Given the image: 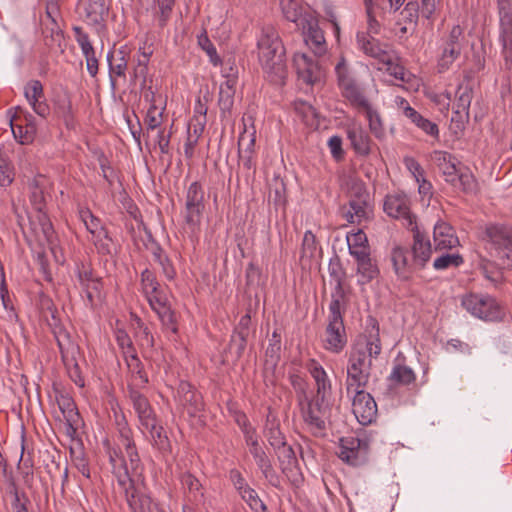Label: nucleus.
Wrapping results in <instances>:
<instances>
[{"instance_id":"nucleus-1","label":"nucleus","mask_w":512,"mask_h":512,"mask_svg":"<svg viewBox=\"0 0 512 512\" xmlns=\"http://www.w3.org/2000/svg\"><path fill=\"white\" fill-rule=\"evenodd\" d=\"M368 334L360 335L352 347L347 365L346 390L364 388L371 376L373 359L382 350L379 336V325L376 319L369 318Z\"/></svg>"},{"instance_id":"nucleus-2","label":"nucleus","mask_w":512,"mask_h":512,"mask_svg":"<svg viewBox=\"0 0 512 512\" xmlns=\"http://www.w3.org/2000/svg\"><path fill=\"white\" fill-rule=\"evenodd\" d=\"M258 50L259 61L269 81L274 84H284L287 75L285 48L273 27L263 29L262 36L258 40Z\"/></svg>"},{"instance_id":"nucleus-3","label":"nucleus","mask_w":512,"mask_h":512,"mask_svg":"<svg viewBox=\"0 0 512 512\" xmlns=\"http://www.w3.org/2000/svg\"><path fill=\"white\" fill-rule=\"evenodd\" d=\"M480 231V239L495 250L501 265L512 269V225L488 223Z\"/></svg>"},{"instance_id":"nucleus-4","label":"nucleus","mask_w":512,"mask_h":512,"mask_svg":"<svg viewBox=\"0 0 512 512\" xmlns=\"http://www.w3.org/2000/svg\"><path fill=\"white\" fill-rule=\"evenodd\" d=\"M462 306L472 315L485 321H501L505 315L497 301L486 295L470 293L462 298Z\"/></svg>"},{"instance_id":"nucleus-5","label":"nucleus","mask_w":512,"mask_h":512,"mask_svg":"<svg viewBox=\"0 0 512 512\" xmlns=\"http://www.w3.org/2000/svg\"><path fill=\"white\" fill-rule=\"evenodd\" d=\"M205 210V192L202 185L195 181L186 192L184 221L192 233L200 226Z\"/></svg>"},{"instance_id":"nucleus-6","label":"nucleus","mask_w":512,"mask_h":512,"mask_svg":"<svg viewBox=\"0 0 512 512\" xmlns=\"http://www.w3.org/2000/svg\"><path fill=\"white\" fill-rule=\"evenodd\" d=\"M349 210L344 212V216L349 223H360L363 219H368V200L369 193L365 184L360 180H352L349 183Z\"/></svg>"},{"instance_id":"nucleus-7","label":"nucleus","mask_w":512,"mask_h":512,"mask_svg":"<svg viewBox=\"0 0 512 512\" xmlns=\"http://www.w3.org/2000/svg\"><path fill=\"white\" fill-rule=\"evenodd\" d=\"M499 16V42L506 61L512 59V3L511 0H496Z\"/></svg>"},{"instance_id":"nucleus-8","label":"nucleus","mask_w":512,"mask_h":512,"mask_svg":"<svg viewBox=\"0 0 512 512\" xmlns=\"http://www.w3.org/2000/svg\"><path fill=\"white\" fill-rule=\"evenodd\" d=\"M368 443L357 437L349 436L340 439L338 457L352 466L362 464L368 453Z\"/></svg>"},{"instance_id":"nucleus-9","label":"nucleus","mask_w":512,"mask_h":512,"mask_svg":"<svg viewBox=\"0 0 512 512\" xmlns=\"http://www.w3.org/2000/svg\"><path fill=\"white\" fill-rule=\"evenodd\" d=\"M352 390L355 392L352 402L353 414L360 424H371L376 419L378 411L374 398L363 388Z\"/></svg>"},{"instance_id":"nucleus-10","label":"nucleus","mask_w":512,"mask_h":512,"mask_svg":"<svg viewBox=\"0 0 512 512\" xmlns=\"http://www.w3.org/2000/svg\"><path fill=\"white\" fill-rule=\"evenodd\" d=\"M463 39V29L459 25L453 26L444 43L442 54L438 60L439 72L448 70L453 62L459 58L462 50L461 41Z\"/></svg>"},{"instance_id":"nucleus-11","label":"nucleus","mask_w":512,"mask_h":512,"mask_svg":"<svg viewBox=\"0 0 512 512\" xmlns=\"http://www.w3.org/2000/svg\"><path fill=\"white\" fill-rule=\"evenodd\" d=\"M324 401L315 396L314 399L308 400L307 404L301 407V414L304 422L309 426L310 430L315 436L323 435L326 429L325 421L323 420V405Z\"/></svg>"},{"instance_id":"nucleus-12","label":"nucleus","mask_w":512,"mask_h":512,"mask_svg":"<svg viewBox=\"0 0 512 512\" xmlns=\"http://www.w3.org/2000/svg\"><path fill=\"white\" fill-rule=\"evenodd\" d=\"M107 61L109 66L111 90L114 93L117 89L116 77L126 78V70L128 68L129 61V53L126 50V47L110 51L107 55Z\"/></svg>"},{"instance_id":"nucleus-13","label":"nucleus","mask_w":512,"mask_h":512,"mask_svg":"<svg viewBox=\"0 0 512 512\" xmlns=\"http://www.w3.org/2000/svg\"><path fill=\"white\" fill-rule=\"evenodd\" d=\"M106 452L109 456V462L112 465L113 473L116 475L120 486L129 484L131 486V477L128 465L118 448L112 447L110 441L106 439L103 442Z\"/></svg>"},{"instance_id":"nucleus-14","label":"nucleus","mask_w":512,"mask_h":512,"mask_svg":"<svg viewBox=\"0 0 512 512\" xmlns=\"http://www.w3.org/2000/svg\"><path fill=\"white\" fill-rule=\"evenodd\" d=\"M180 404L187 410L190 416L204 409V402L201 394L188 382H181L178 388Z\"/></svg>"},{"instance_id":"nucleus-15","label":"nucleus","mask_w":512,"mask_h":512,"mask_svg":"<svg viewBox=\"0 0 512 512\" xmlns=\"http://www.w3.org/2000/svg\"><path fill=\"white\" fill-rule=\"evenodd\" d=\"M323 341L326 350L334 353L341 352L347 343L343 321H329Z\"/></svg>"},{"instance_id":"nucleus-16","label":"nucleus","mask_w":512,"mask_h":512,"mask_svg":"<svg viewBox=\"0 0 512 512\" xmlns=\"http://www.w3.org/2000/svg\"><path fill=\"white\" fill-rule=\"evenodd\" d=\"M44 305V317L54 334L60 352L63 354L64 341H69V334L63 328L57 308L54 306L53 302L51 300H47Z\"/></svg>"},{"instance_id":"nucleus-17","label":"nucleus","mask_w":512,"mask_h":512,"mask_svg":"<svg viewBox=\"0 0 512 512\" xmlns=\"http://www.w3.org/2000/svg\"><path fill=\"white\" fill-rule=\"evenodd\" d=\"M412 246V265L416 268L423 269L429 261L432 253L431 244L425 235L418 229L414 231Z\"/></svg>"},{"instance_id":"nucleus-18","label":"nucleus","mask_w":512,"mask_h":512,"mask_svg":"<svg viewBox=\"0 0 512 512\" xmlns=\"http://www.w3.org/2000/svg\"><path fill=\"white\" fill-rule=\"evenodd\" d=\"M399 107L402 108L404 115L409 118L418 128H420L423 132L430 135L431 137L438 139L439 129L436 123L424 118L420 113L412 108L404 98L400 99Z\"/></svg>"},{"instance_id":"nucleus-19","label":"nucleus","mask_w":512,"mask_h":512,"mask_svg":"<svg viewBox=\"0 0 512 512\" xmlns=\"http://www.w3.org/2000/svg\"><path fill=\"white\" fill-rule=\"evenodd\" d=\"M433 239L436 250L451 249L459 245L458 238L454 235L453 227L443 221L434 226Z\"/></svg>"},{"instance_id":"nucleus-20","label":"nucleus","mask_w":512,"mask_h":512,"mask_svg":"<svg viewBox=\"0 0 512 512\" xmlns=\"http://www.w3.org/2000/svg\"><path fill=\"white\" fill-rule=\"evenodd\" d=\"M129 399L133 404L142 426L148 425L156 419L155 413L148 399L139 391L133 388L129 389Z\"/></svg>"},{"instance_id":"nucleus-21","label":"nucleus","mask_w":512,"mask_h":512,"mask_svg":"<svg viewBox=\"0 0 512 512\" xmlns=\"http://www.w3.org/2000/svg\"><path fill=\"white\" fill-rule=\"evenodd\" d=\"M257 467L261 470L264 477L273 485L278 486V476L274 470L271 460L264 451L263 447L258 444L249 448Z\"/></svg>"},{"instance_id":"nucleus-22","label":"nucleus","mask_w":512,"mask_h":512,"mask_svg":"<svg viewBox=\"0 0 512 512\" xmlns=\"http://www.w3.org/2000/svg\"><path fill=\"white\" fill-rule=\"evenodd\" d=\"M433 161L436 163L445 181L449 184L455 181V177L459 170L456 168V158L445 151H435L432 156Z\"/></svg>"},{"instance_id":"nucleus-23","label":"nucleus","mask_w":512,"mask_h":512,"mask_svg":"<svg viewBox=\"0 0 512 512\" xmlns=\"http://www.w3.org/2000/svg\"><path fill=\"white\" fill-rule=\"evenodd\" d=\"M308 370L314 378L317 386L316 396L321 401H325L328 394L331 392V383L323 367L315 360H310Z\"/></svg>"},{"instance_id":"nucleus-24","label":"nucleus","mask_w":512,"mask_h":512,"mask_svg":"<svg viewBox=\"0 0 512 512\" xmlns=\"http://www.w3.org/2000/svg\"><path fill=\"white\" fill-rule=\"evenodd\" d=\"M264 435L273 449L280 448L287 443L284 434L280 430V423L271 410H269L266 417Z\"/></svg>"},{"instance_id":"nucleus-25","label":"nucleus","mask_w":512,"mask_h":512,"mask_svg":"<svg viewBox=\"0 0 512 512\" xmlns=\"http://www.w3.org/2000/svg\"><path fill=\"white\" fill-rule=\"evenodd\" d=\"M409 251L396 246L391 252V261L398 278L407 281L411 278V269L408 261Z\"/></svg>"},{"instance_id":"nucleus-26","label":"nucleus","mask_w":512,"mask_h":512,"mask_svg":"<svg viewBox=\"0 0 512 512\" xmlns=\"http://www.w3.org/2000/svg\"><path fill=\"white\" fill-rule=\"evenodd\" d=\"M356 38L358 46L366 55L385 61L386 51L382 49L377 39L366 32H358Z\"/></svg>"},{"instance_id":"nucleus-27","label":"nucleus","mask_w":512,"mask_h":512,"mask_svg":"<svg viewBox=\"0 0 512 512\" xmlns=\"http://www.w3.org/2000/svg\"><path fill=\"white\" fill-rule=\"evenodd\" d=\"M354 151L361 156H368L371 152V139L367 132L360 127H354L347 131Z\"/></svg>"},{"instance_id":"nucleus-28","label":"nucleus","mask_w":512,"mask_h":512,"mask_svg":"<svg viewBox=\"0 0 512 512\" xmlns=\"http://www.w3.org/2000/svg\"><path fill=\"white\" fill-rule=\"evenodd\" d=\"M274 450L279 460L282 472L288 477L293 475L295 469L298 467V460L294 449L285 443L280 448H276Z\"/></svg>"},{"instance_id":"nucleus-29","label":"nucleus","mask_w":512,"mask_h":512,"mask_svg":"<svg viewBox=\"0 0 512 512\" xmlns=\"http://www.w3.org/2000/svg\"><path fill=\"white\" fill-rule=\"evenodd\" d=\"M125 491L127 503L132 512H146L151 509V500L145 495H139L136 493L134 482L131 479V486L126 484L121 486Z\"/></svg>"},{"instance_id":"nucleus-30","label":"nucleus","mask_w":512,"mask_h":512,"mask_svg":"<svg viewBox=\"0 0 512 512\" xmlns=\"http://www.w3.org/2000/svg\"><path fill=\"white\" fill-rule=\"evenodd\" d=\"M268 201L277 207H284L287 202L286 184L279 176H274L268 183Z\"/></svg>"},{"instance_id":"nucleus-31","label":"nucleus","mask_w":512,"mask_h":512,"mask_svg":"<svg viewBox=\"0 0 512 512\" xmlns=\"http://www.w3.org/2000/svg\"><path fill=\"white\" fill-rule=\"evenodd\" d=\"M150 433L152 444L161 452L171 450L170 440L162 426L157 425L156 419L148 425L143 426Z\"/></svg>"},{"instance_id":"nucleus-32","label":"nucleus","mask_w":512,"mask_h":512,"mask_svg":"<svg viewBox=\"0 0 512 512\" xmlns=\"http://www.w3.org/2000/svg\"><path fill=\"white\" fill-rule=\"evenodd\" d=\"M306 44L312 49L316 56H322L326 52V42L323 31L317 24L309 25L307 34L305 36Z\"/></svg>"},{"instance_id":"nucleus-33","label":"nucleus","mask_w":512,"mask_h":512,"mask_svg":"<svg viewBox=\"0 0 512 512\" xmlns=\"http://www.w3.org/2000/svg\"><path fill=\"white\" fill-rule=\"evenodd\" d=\"M122 438V445L125 447L126 454L129 460L130 469L133 473H137L140 467V457L136 448L134 440L130 436V430L127 428L120 430Z\"/></svg>"},{"instance_id":"nucleus-34","label":"nucleus","mask_w":512,"mask_h":512,"mask_svg":"<svg viewBox=\"0 0 512 512\" xmlns=\"http://www.w3.org/2000/svg\"><path fill=\"white\" fill-rule=\"evenodd\" d=\"M343 96L357 109L363 111L370 103L355 81L341 88Z\"/></svg>"},{"instance_id":"nucleus-35","label":"nucleus","mask_w":512,"mask_h":512,"mask_svg":"<svg viewBox=\"0 0 512 512\" xmlns=\"http://www.w3.org/2000/svg\"><path fill=\"white\" fill-rule=\"evenodd\" d=\"M473 90L469 84H460L456 91V110L454 114H465L466 119L469 118V107L472 101Z\"/></svg>"},{"instance_id":"nucleus-36","label":"nucleus","mask_w":512,"mask_h":512,"mask_svg":"<svg viewBox=\"0 0 512 512\" xmlns=\"http://www.w3.org/2000/svg\"><path fill=\"white\" fill-rule=\"evenodd\" d=\"M384 211L392 218H401L408 214V206L401 196L388 195L384 201Z\"/></svg>"},{"instance_id":"nucleus-37","label":"nucleus","mask_w":512,"mask_h":512,"mask_svg":"<svg viewBox=\"0 0 512 512\" xmlns=\"http://www.w3.org/2000/svg\"><path fill=\"white\" fill-rule=\"evenodd\" d=\"M56 401L59 409L61 410L67 422L74 423L75 419L79 418V411L71 396H69L68 394L60 393L59 395L56 396Z\"/></svg>"},{"instance_id":"nucleus-38","label":"nucleus","mask_w":512,"mask_h":512,"mask_svg":"<svg viewBox=\"0 0 512 512\" xmlns=\"http://www.w3.org/2000/svg\"><path fill=\"white\" fill-rule=\"evenodd\" d=\"M84 11L88 21L94 24H98L108 13V8L105 5V0H88Z\"/></svg>"},{"instance_id":"nucleus-39","label":"nucleus","mask_w":512,"mask_h":512,"mask_svg":"<svg viewBox=\"0 0 512 512\" xmlns=\"http://www.w3.org/2000/svg\"><path fill=\"white\" fill-rule=\"evenodd\" d=\"M454 179L455 181L451 184L453 187L459 188L466 194L476 193L478 189V183L474 175L469 172L468 169L464 172L459 170L457 176Z\"/></svg>"},{"instance_id":"nucleus-40","label":"nucleus","mask_w":512,"mask_h":512,"mask_svg":"<svg viewBox=\"0 0 512 512\" xmlns=\"http://www.w3.org/2000/svg\"><path fill=\"white\" fill-rule=\"evenodd\" d=\"M416 379L414 371L405 365L397 364L393 367L389 380L400 385H409Z\"/></svg>"},{"instance_id":"nucleus-41","label":"nucleus","mask_w":512,"mask_h":512,"mask_svg":"<svg viewBox=\"0 0 512 512\" xmlns=\"http://www.w3.org/2000/svg\"><path fill=\"white\" fill-rule=\"evenodd\" d=\"M158 26L163 28L171 16L175 0H153Z\"/></svg>"},{"instance_id":"nucleus-42","label":"nucleus","mask_w":512,"mask_h":512,"mask_svg":"<svg viewBox=\"0 0 512 512\" xmlns=\"http://www.w3.org/2000/svg\"><path fill=\"white\" fill-rule=\"evenodd\" d=\"M55 113L64 120L67 127L73 124L74 113L69 96L63 95L58 98L55 103Z\"/></svg>"},{"instance_id":"nucleus-43","label":"nucleus","mask_w":512,"mask_h":512,"mask_svg":"<svg viewBox=\"0 0 512 512\" xmlns=\"http://www.w3.org/2000/svg\"><path fill=\"white\" fill-rule=\"evenodd\" d=\"M79 217L92 236H99V233L103 234V229L105 227L102 225L101 220L98 217L94 216L89 209L80 210Z\"/></svg>"},{"instance_id":"nucleus-44","label":"nucleus","mask_w":512,"mask_h":512,"mask_svg":"<svg viewBox=\"0 0 512 512\" xmlns=\"http://www.w3.org/2000/svg\"><path fill=\"white\" fill-rule=\"evenodd\" d=\"M82 292L85 293L88 305L93 308L101 301V290L103 288L102 279L95 280L80 286Z\"/></svg>"},{"instance_id":"nucleus-45","label":"nucleus","mask_w":512,"mask_h":512,"mask_svg":"<svg viewBox=\"0 0 512 512\" xmlns=\"http://www.w3.org/2000/svg\"><path fill=\"white\" fill-rule=\"evenodd\" d=\"M281 352V335L274 331L272 337L269 340V345L266 349L265 356L266 362L272 366H276L280 360Z\"/></svg>"},{"instance_id":"nucleus-46","label":"nucleus","mask_w":512,"mask_h":512,"mask_svg":"<svg viewBox=\"0 0 512 512\" xmlns=\"http://www.w3.org/2000/svg\"><path fill=\"white\" fill-rule=\"evenodd\" d=\"M329 274L336 283L335 290L337 295H339V297H344L343 282L346 274L342 268L339 258L330 261Z\"/></svg>"},{"instance_id":"nucleus-47","label":"nucleus","mask_w":512,"mask_h":512,"mask_svg":"<svg viewBox=\"0 0 512 512\" xmlns=\"http://www.w3.org/2000/svg\"><path fill=\"white\" fill-rule=\"evenodd\" d=\"M280 6L284 17L290 22L296 23L302 15L300 0H280Z\"/></svg>"},{"instance_id":"nucleus-48","label":"nucleus","mask_w":512,"mask_h":512,"mask_svg":"<svg viewBox=\"0 0 512 512\" xmlns=\"http://www.w3.org/2000/svg\"><path fill=\"white\" fill-rule=\"evenodd\" d=\"M363 112H365L366 118L368 119L370 131L375 137L381 138L384 135V126L379 113L374 110L371 105L364 109Z\"/></svg>"},{"instance_id":"nucleus-49","label":"nucleus","mask_w":512,"mask_h":512,"mask_svg":"<svg viewBox=\"0 0 512 512\" xmlns=\"http://www.w3.org/2000/svg\"><path fill=\"white\" fill-rule=\"evenodd\" d=\"M141 287H142V291L146 295V297H148L154 293L157 294V292L160 291V284L157 281V278H156L154 272H152L149 269H145L141 273Z\"/></svg>"},{"instance_id":"nucleus-50","label":"nucleus","mask_w":512,"mask_h":512,"mask_svg":"<svg viewBox=\"0 0 512 512\" xmlns=\"http://www.w3.org/2000/svg\"><path fill=\"white\" fill-rule=\"evenodd\" d=\"M247 339L248 335H245L243 333H238L234 331V333L232 334L228 345V351L235 357V359H239L243 355L246 349Z\"/></svg>"},{"instance_id":"nucleus-51","label":"nucleus","mask_w":512,"mask_h":512,"mask_svg":"<svg viewBox=\"0 0 512 512\" xmlns=\"http://www.w3.org/2000/svg\"><path fill=\"white\" fill-rule=\"evenodd\" d=\"M463 263V257L460 254H442L433 262L436 270H445L450 267H459Z\"/></svg>"},{"instance_id":"nucleus-52","label":"nucleus","mask_w":512,"mask_h":512,"mask_svg":"<svg viewBox=\"0 0 512 512\" xmlns=\"http://www.w3.org/2000/svg\"><path fill=\"white\" fill-rule=\"evenodd\" d=\"M163 326L170 329L173 333L177 332L176 317L174 311L171 309L170 304L162 306L154 311Z\"/></svg>"},{"instance_id":"nucleus-53","label":"nucleus","mask_w":512,"mask_h":512,"mask_svg":"<svg viewBox=\"0 0 512 512\" xmlns=\"http://www.w3.org/2000/svg\"><path fill=\"white\" fill-rule=\"evenodd\" d=\"M92 241L100 254L109 255L112 253L113 241L106 228L103 229V234L93 235Z\"/></svg>"},{"instance_id":"nucleus-54","label":"nucleus","mask_w":512,"mask_h":512,"mask_svg":"<svg viewBox=\"0 0 512 512\" xmlns=\"http://www.w3.org/2000/svg\"><path fill=\"white\" fill-rule=\"evenodd\" d=\"M294 62L298 68V70L305 71L307 75V81H311V76L314 72V70L317 69V64L313 60V58L309 57L308 55L302 53V54H295Z\"/></svg>"},{"instance_id":"nucleus-55","label":"nucleus","mask_w":512,"mask_h":512,"mask_svg":"<svg viewBox=\"0 0 512 512\" xmlns=\"http://www.w3.org/2000/svg\"><path fill=\"white\" fill-rule=\"evenodd\" d=\"M14 179L13 168L6 155L0 150V185L9 186Z\"/></svg>"},{"instance_id":"nucleus-56","label":"nucleus","mask_w":512,"mask_h":512,"mask_svg":"<svg viewBox=\"0 0 512 512\" xmlns=\"http://www.w3.org/2000/svg\"><path fill=\"white\" fill-rule=\"evenodd\" d=\"M198 45L207 53L210 58V61L214 65H218L221 63V59L217 54V50L211 40L208 38L206 32L202 33L198 36Z\"/></svg>"},{"instance_id":"nucleus-57","label":"nucleus","mask_w":512,"mask_h":512,"mask_svg":"<svg viewBox=\"0 0 512 512\" xmlns=\"http://www.w3.org/2000/svg\"><path fill=\"white\" fill-rule=\"evenodd\" d=\"M72 463L77 470L87 479H90L89 462L85 453L80 449L78 452L71 449Z\"/></svg>"},{"instance_id":"nucleus-58","label":"nucleus","mask_w":512,"mask_h":512,"mask_svg":"<svg viewBox=\"0 0 512 512\" xmlns=\"http://www.w3.org/2000/svg\"><path fill=\"white\" fill-rule=\"evenodd\" d=\"M38 224L40 226V230L44 236V239L48 244H53L55 238V232L52 226V223L48 216L45 213L38 212L37 215Z\"/></svg>"},{"instance_id":"nucleus-59","label":"nucleus","mask_w":512,"mask_h":512,"mask_svg":"<svg viewBox=\"0 0 512 512\" xmlns=\"http://www.w3.org/2000/svg\"><path fill=\"white\" fill-rule=\"evenodd\" d=\"M4 477L7 483V493H9L13 497L12 507L23 504L24 502H21L20 499L19 488L16 479L11 471H6V466L4 467Z\"/></svg>"},{"instance_id":"nucleus-60","label":"nucleus","mask_w":512,"mask_h":512,"mask_svg":"<svg viewBox=\"0 0 512 512\" xmlns=\"http://www.w3.org/2000/svg\"><path fill=\"white\" fill-rule=\"evenodd\" d=\"M25 97L30 104L44 98L43 86L39 80H32L27 84Z\"/></svg>"},{"instance_id":"nucleus-61","label":"nucleus","mask_w":512,"mask_h":512,"mask_svg":"<svg viewBox=\"0 0 512 512\" xmlns=\"http://www.w3.org/2000/svg\"><path fill=\"white\" fill-rule=\"evenodd\" d=\"M289 379L290 384L292 385L293 389L295 390L298 396L299 405H302V400H307V382L305 381L304 378H302L299 374L296 373L291 374Z\"/></svg>"},{"instance_id":"nucleus-62","label":"nucleus","mask_w":512,"mask_h":512,"mask_svg":"<svg viewBox=\"0 0 512 512\" xmlns=\"http://www.w3.org/2000/svg\"><path fill=\"white\" fill-rule=\"evenodd\" d=\"M357 271L360 273L367 281H371L376 278L379 274V270L377 266L372 262L371 258H368L357 264Z\"/></svg>"},{"instance_id":"nucleus-63","label":"nucleus","mask_w":512,"mask_h":512,"mask_svg":"<svg viewBox=\"0 0 512 512\" xmlns=\"http://www.w3.org/2000/svg\"><path fill=\"white\" fill-rule=\"evenodd\" d=\"M235 90L220 89L218 104L223 114L230 113L234 104Z\"/></svg>"},{"instance_id":"nucleus-64","label":"nucleus","mask_w":512,"mask_h":512,"mask_svg":"<svg viewBox=\"0 0 512 512\" xmlns=\"http://www.w3.org/2000/svg\"><path fill=\"white\" fill-rule=\"evenodd\" d=\"M239 495L254 511H258V507H260V504L263 503L256 491L250 486L242 490Z\"/></svg>"}]
</instances>
